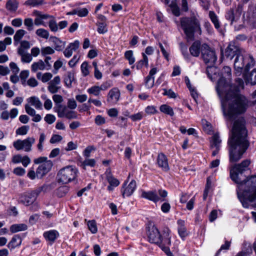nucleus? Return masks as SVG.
<instances>
[{
  "mask_svg": "<svg viewBox=\"0 0 256 256\" xmlns=\"http://www.w3.org/2000/svg\"><path fill=\"white\" fill-rule=\"evenodd\" d=\"M232 86L222 76L218 81L216 90L222 98V107L226 119L232 121L238 116L244 114L248 106V100L232 90Z\"/></svg>",
  "mask_w": 256,
  "mask_h": 256,
  "instance_id": "f257e3e1",
  "label": "nucleus"
},
{
  "mask_svg": "<svg viewBox=\"0 0 256 256\" xmlns=\"http://www.w3.org/2000/svg\"><path fill=\"white\" fill-rule=\"evenodd\" d=\"M250 164V160H245L240 164L231 166L230 169V178L238 184V197L245 208H248L249 203L256 200V175L251 176L242 180L239 178L238 174L248 170Z\"/></svg>",
  "mask_w": 256,
  "mask_h": 256,
  "instance_id": "f03ea898",
  "label": "nucleus"
},
{
  "mask_svg": "<svg viewBox=\"0 0 256 256\" xmlns=\"http://www.w3.org/2000/svg\"><path fill=\"white\" fill-rule=\"evenodd\" d=\"M230 162H236L242 157L250 146L248 130L243 117L236 120L229 134L228 140Z\"/></svg>",
  "mask_w": 256,
  "mask_h": 256,
  "instance_id": "7ed1b4c3",
  "label": "nucleus"
},
{
  "mask_svg": "<svg viewBox=\"0 0 256 256\" xmlns=\"http://www.w3.org/2000/svg\"><path fill=\"white\" fill-rule=\"evenodd\" d=\"M170 230L168 228H164L160 234L158 228L153 226L150 228L148 232V241L158 246L168 256H171L172 253L169 248L171 245Z\"/></svg>",
  "mask_w": 256,
  "mask_h": 256,
  "instance_id": "20e7f679",
  "label": "nucleus"
},
{
  "mask_svg": "<svg viewBox=\"0 0 256 256\" xmlns=\"http://www.w3.org/2000/svg\"><path fill=\"white\" fill-rule=\"evenodd\" d=\"M180 22L188 42L194 40V34H202L200 23L196 16L182 17L180 18Z\"/></svg>",
  "mask_w": 256,
  "mask_h": 256,
  "instance_id": "39448f33",
  "label": "nucleus"
},
{
  "mask_svg": "<svg viewBox=\"0 0 256 256\" xmlns=\"http://www.w3.org/2000/svg\"><path fill=\"white\" fill-rule=\"evenodd\" d=\"M255 64V60L252 55H242L240 53L236 56L234 62V68L236 76L243 74L244 72H249Z\"/></svg>",
  "mask_w": 256,
  "mask_h": 256,
  "instance_id": "423d86ee",
  "label": "nucleus"
},
{
  "mask_svg": "<svg viewBox=\"0 0 256 256\" xmlns=\"http://www.w3.org/2000/svg\"><path fill=\"white\" fill-rule=\"evenodd\" d=\"M77 172V169L72 166L64 168L58 174V181L62 184H68L76 178Z\"/></svg>",
  "mask_w": 256,
  "mask_h": 256,
  "instance_id": "0eeeda50",
  "label": "nucleus"
},
{
  "mask_svg": "<svg viewBox=\"0 0 256 256\" xmlns=\"http://www.w3.org/2000/svg\"><path fill=\"white\" fill-rule=\"evenodd\" d=\"M46 188V186L44 185L34 190L24 192L20 196V201L26 206H30L35 202L40 193L42 191H45Z\"/></svg>",
  "mask_w": 256,
  "mask_h": 256,
  "instance_id": "6e6552de",
  "label": "nucleus"
},
{
  "mask_svg": "<svg viewBox=\"0 0 256 256\" xmlns=\"http://www.w3.org/2000/svg\"><path fill=\"white\" fill-rule=\"evenodd\" d=\"M202 57L208 67L212 66L217 60L215 51L212 50L208 44H204L202 46Z\"/></svg>",
  "mask_w": 256,
  "mask_h": 256,
  "instance_id": "1a4fd4ad",
  "label": "nucleus"
},
{
  "mask_svg": "<svg viewBox=\"0 0 256 256\" xmlns=\"http://www.w3.org/2000/svg\"><path fill=\"white\" fill-rule=\"evenodd\" d=\"M35 142V138L33 137H28L24 140H18L14 142L13 146L18 150L24 149L25 152H30L32 150V145Z\"/></svg>",
  "mask_w": 256,
  "mask_h": 256,
  "instance_id": "9d476101",
  "label": "nucleus"
},
{
  "mask_svg": "<svg viewBox=\"0 0 256 256\" xmlns=\"http://www.w3.org/2000/svg\"><path fill=\"white\" fill-rule=\"evenodd\" d=\"M240 53V47L236 45L235 42H232L226 48L224 54L227 58L231 60Z\"/></svg>",
  "mask_w": 256,
  "mask_h": 256,
  "instance_id": "9b49d317",
  "label": "nucleus"
},
{
  "mask_svg": "<svg viewBox=\"0 0 256 256\" xmlns=\"http://www.w3.org/2000/svg\"><path fill=\"white\" fill-rule=\"evenodd\" d=\"M53 164L50 160L46 161L40 165L36 171V174L38 178H42L51 170Z\"/></svg>",
  "mask_w": 256,
  "mask_h": 256,
  "instance_id": "f8f14e48",
  "label": "nucleus"
},
{
  "mask_svg": "<svg viewBox=\"0 0 256 256\" xmlns=\"http://www.w3.org/2000/svg\"><path fill=\"white\" fill-rule=\"evenodd\" d=\"M126 186V183L125 182L121 189L123 198L126 196H130L134 193L136 187V182L134 180H132L128 186Z\"/></svg>",
  "mask_w": 256,
  "mask_h": 256,
  "instance_id": "ddd939ff",
  "label": "nucleus"
},
{
  "mask_svg": "<svg viewBox=\"0 0 256 256\" xmlns=\"http://www.w3.org/2000/svg\"><path fill=\"white\" fill-rule=\"evenodd\" d=\"M156 162L158 167L160 168L164 172H168L170 170L168 160L166 156L164 153H160L158 155Z\"/></svg>",
  "mask_w": 256,
  "mask_h": 256,
  "instance_id": "4468645a",
  "label": "nucleus"
},
{
  "mask_svg": "<svg viewBox=\"0 0 256 256\" xmlns=\"http://www.w3.org/2000/svg\"><path fill=\"white\" fill-rule=\"evenodd\" d=\"M242 77L246 84H249L252 86L256 84V68L253 69L250 72H244Z\"/></svg>",
  "mask_w": 256,
  "mask_h": 256,
  "instance_id": "2eb2a0df",
  "label": "nucleus"
},
{
  "mask_svg": "<svg viewBox=\"0 0 256 256\" xmlns=\"http://www.w3.org/2000/svg\"><path fill=\"white\" fill-rule=\"evenodd\" d=\"M158 70L156 68H152L148 74V75L146 78L145 85L148 88H152L154 85V75L157 72Z\"/></svg>",
  "mask_w": 256,
  "mask_h": 256,
  "instance_id": "dca6fc26",
  "label": "nucleus"
},
{
  "mask_svg": "<svg viewBox=\"0 0 256 256\" xmlns=\"http://www.w3.org/2000/svg\"><path fill=\"white\" fill-rule=\"evenodd\" d=\"M80 42L76 40L74 42L70 43L66 48L64 50V54L66 58L70 57L73 51H76L79 48Z\"/></svg>",
  "mask_w": 256,
  "mask_h": 256,
  "instance_id": "f3484780",
  "label": "nucleus"
},
{
  "mask_svg": "<svg viewBox=\"0 0 256 256\" xmlns=\"http://www.w3.org/2000/svg\"><path fill=\"white\" fill-rule=\"evenodd\" d=\"M60 236L59 232L54 230L45 232L44 236L47 241H49L51 244L54 243Z\"/></svg>",
  "mask_w": 256,
  "mask_h": 256,
  "instance_id": "a211bd4d",
  "label": "nucleus"
},
{
  "mask_svg": "<svg viewBox=\"0 0 256 256\" xmlns=\"http://www.w3.org/2000/svg\"><path fill=\"white\" fill-rule=\"evenodd\" d=\"M142 196L150 200H152L154 202H157L160 200V198L158 196L156 190L148 192L144 191L142 192Z\"/></svg>",
  "mask_w": 256,
  "mask_h": 256,
  "instance_id": "6ab92c4d",
  "label": "nucleus"
},
{
  "mask_svg": "<svg viewBox=\"0 0 256 256\" xmlns=\"http://www.w3.org/2000/svg\"><path fill=\"white\" fill-rule=\"evenodd\" d=\"M202 46L199 40H196L194 42L189 48L191 55L195 57L198 56L200 52H201Z\"/></svg>",
  "mask_w": 256,
  "mask_h": 256,
  "instance_id": "aec40b11",
  "label": "nucleus"
},
{
  "mask_svg": "<svg viewBox=\"0 0 256 256\" xmlns=\"http://www.w3.org/2000/svg\"><path fill=\"white\" fill-rule=\"evenodd\" d=\"M209 18L214 24V28L219 32H222L220 28V24L218 16L214 11H210L208 12Z\"/></svg>",
  "mask_w": 256,
  "mask_h": 256,
  "instance_id": "412c9836",
  "label": "nucleus"
},
{
  "mask_svg": "<svg viewBox=\"0 0 256 256\" xmlns=\"http://www.w3.org/2000/svg\"><path fill=\"white\" fill-rule=\"evenodd\" d=\"M178 233L180 237L184 239L188 236V232L186 230V228L184 226V221L182 220H178Z\"/></svg>",
  "mask_w": 256,
  "mask_h": 256,
  "instance_id": "4be33fe9",
  "label": "nucleus"
},
{
  "mask_svg": "<svg viewBox=\"0 0 256 256\" xmlns=\"http://www.w3.org/2000/svg\"><path fill=\"white\" fill-rule=\"evenodd\" d=\"M120 96L119 90L116 88L110 90L108 94V101L117 102Z\"/></svg>",
  "mask_w": 256,
  "mask_h": 256,
  "instance_id": "5701e85b",
  "label": "nucleus"
},
{
  "mask_svg": "<svg viewBox=\"0 0 256 256\" xmlns=\"http://www.w3.org/2000/svg\"><path fill=\"white\" fill-rule=\"evenodd\" d=\"M50 40L53 42L54 46V49L56 50L61 51L64 48L66 44L64 42L61 40L56 36H51L50 38Z\"/></svg>",
  "mask_w": 256,
  "mask_h": 256,
  "instance_id": "b1692460",
  "label": "nucleus"
},
{
  "mask_svg": "<svg viewBox=\"0 0 256 256\" xmlns=\"http://www.w3.org/2000/svg\"><path fill=\"white\" fill-rule=\"evenodd\" d=\"M22 242V239L20 236L16 234L14 235L12 238L10 242L8 244V247L12 250L20 245Z\"/></svg>",
  "mask_w": 256,
  "mask_h": 256,
  "instance_id": "393cba45",
  "label": "nucleus"
},
{
  "mask_svg": "<svg viewBox=\"0 0 256 256\" xmlns=\"http://www.w3.org/2000/svg\"><path fill=\"white\" fill-rule=\"evenodd\" d=\"M176 0H164V4H169V6L172 9L173 14L178 16L180 15V11L179 8L176 6Z\"/></svg>",
  "mask_w": 256,
  "mask_h": 256,
  "instance_id": "a878e982",
  "label": "nucleus"
},
{
  "mask_svg": "<svg viewBox=\"0 0 256 256\" xmlns=\"http://www.w3.org/2000/svg\"><path fill=\"white\" fill-rule=\"evenodd\" d=\"M18 6V2L16 0H8L6 4V8L10 12H15Z\"/></svg>",
  "mask_w": 256,
  "mask_h": 256,
  "instance_id": "bb28decb",
  "label": "nucleus"
},
{
  "mask_svg": "<svg viewBox=\"0 0 256 256\" xmlns=\"http://www.w3.org/2000/svg\"><path fill=\"white\" fill-rule=\"evenodd\" d=\"M28 226L26 224H19L12 225L10 229L12 233H16L18 232L26 230Z\"/></svg>",
  "mask_w": 256,
  "mask_h": 256,
  "instance_id": "cd10ccee",
  "label": "nucleus"
},
{
  "mask_svg": "<svg viewBox=\"0 0 256 256\" xmlns=\"http://www.w3.org/2000/svg\"><path fill=\"white\" fill-rule=\"evenodd\" d=\"M28 101L31 105L34 106L36 108L42 110V103L39 98L36 96H32L28 99Z\"/></svg>",
  "mask_w": 256,
  "mask_h": 256,
  "instance_id": "c85d7f7f",
  "label": "nucleus"
},
{
  "mask_svg": "<svg viewBox=\"0 0 256 256\" xmlns=\"http://www.w3.org/2000/svg\"><path fill=\"white\" fill-rule=\"evenodd\" d=\"M46 69L44 62L41 60L37 62H34L31 66V70L33 72H36L38 70H44Z\"/></svg>",
  "mask_w": 256,
  "mask_h": 256,
  "instance_id": "c756f323",
  "label": "nucleus"
},
{
  "mask_svg": "<svg viewBox=\"0 0 256 256\" xmlns=\"http://www.w3.org/2000/svg\"><path fill=\"white\" fill-rule=\"evenodd\" d=\"M74 80V73L72 72H68L64 76V82L66 86L70 88L72 86V82Z\"/></svg>",
  "mask_w": 256,
  "mask_h": 256,
  "instance_id": "7c9ffc66",
  "label": "nucleus"
},
{
  "mask_svg": "<svg viewBox=\"0 0 256 256\" xmlns=\"http://www.w3.org/2000/svg\"><path fill=\"white\" fill-rule=\"evenodd\" d=\"M160 110L164 114L171 116H174V114L172 108L168 104H164L161 105L160 107Z\"/></svg>",
  "mask_w": 256,
  "mask_h": 256,
  "instance_id": "2f4dec72",
  "label": "nucleus"
},
{
  "mask_svg": "<svg viewBox=\"0 0 256 256\" xmlns=\"http://www.w3.org/2000/svg\"><path fill=\"white\" fill-rule=\"evenodd\" d=\"M106 178L110 184L113 186H117L120 184V182L118 180L114 178L110 172H106Z\"/></svg>",
  "mask_w": 256,
  "mask_h": 256,
  "instance_id": "473e14b6",
  "label": "nucleus"
},
{
  "mask_svg": "<svg viewBox=\"0 0 256 256\" xmlns=\"http://www.w3.org/2000/svg\"><path fill=\"white\" fill-rule=\"evenodd\" d=\"M222 140L220 139V136L218 134H215L212 138V140L210 142L211 147L212 148H220V144Z\"/></svg>",
  "mask_w": 256,
  "mask_h": 256,
  "instance_id": "72a5a7b5",
  "label": "nucleus"
},
{
  "mask_svg": "<svg viewBox=\"0 0 256 256\" xmlns=\"http://www.w3.org/2000/svg\"><path fill=\"white\" fill-rule=\"evenodd\" d=\"M104 88H103V86H94L87 90V92L90 94H93L94 96H98L101 90H104Z\"/></svg>",
  "mask_w": 256,
  "mask_h": 256,
  "instance_id": "f704fd0d",
  "label": "nucleus"
},
{
  "mask_svg": "<svg viewBox=\"0 0 256 256\" xmlns=\"http://www.w3.org/2000/svg\"><path fill=\"white\" fill-rule=\"evenodd\" d=\"M26 34V32L22 29L18 30L16 32L14 36V44L15 46L18 44Z\"/></svg>",
  "mask_w": 256,
  "mask_h": 256,
  "instance_id": "c9c22d12",
  "label": "nucleus"
},
{
  "mask_svg": "<svg viewBox=\"0 0 256 256\" xmlns=\"http://www.w3.org/2000/svg\"><path fill=\"white\" fill-rule=\"evenodd\" d=\"M18 54L21 56V61L24 63H29L32 60L31 54L26 52H22L20 50L18 52Z\"/></svg>",
  "mask_w": 256,
  "mask_h": 256,
  "instance_id": "e433bc0d",
  "label": "nucleus"
},
{
  "mask_svg": "<svg viewBox=\"0 0 256 256\" xmlns=\"http://www.w3.org/2000/svg\"><path fill=\"white\" fill-rule=\"evenodd\" d=\"M48 25L50 30L52 32H58V23L54 16L49 20Z\"/></svg>",
  "mask_w": 256,
  "mask_h": 256,
  "instance_id": "4c0bfd02",
  "label": "nucleus"
},
{
  "mask_svg": "<svg viewBox=\"0 0 256 256\" xmlns=\"http://www.w3.org/2000/svg\"><path fill=\"white\" fill-rule=\"evenodd\" d=\"M143 58L142 60H140L137 64H136V68L138 70H140L144 66H148V58L146 56V54L144 53L142 54Z\"/></svg>",
  "mask_w": 256,
  "mask_h": 256,
  "instance_id": "58836bf2",
  "label": "nucleus"
},
{
  "mask_svg": "<svg viewBox=\"0 0 256 256\" xmlns=\"http://www.w3.org/2000/svg\"><path fill=\"white\" fill-rule=\"evenodd\" d=\"M98 26L97 31L100 34H104L108 32L107 24L104 22H98L97 23Z\"/></svg>",
  "mask_w": 256,
  "mask_h": 256,
  "instance_id": "ea45409f",
  "label": "nucleus"
},
{
  "mask_svg": "<svg viewBox=\"0 0 256 256\" xmlns=\"http://www.w3.org/2000/svg\"><path fill=\"white\" fill-rule=\"evenodd\" d=\"M36 34L40 37L48 39L49 37V32L44 28H38L36 30Z\"/></svg>",
  "mask_w": 256,
  "mask_h": 256,
  "instance_id": "a19ab883",
  "label": "nucleus"
},
{
  "mask_svg": "<svg viewBox=\"0 0 256 256\" xmlns=\"http://www.w3.org/2000/svg\"><path fill=\"white\" fill-rule=\"evenodd\" d=\"M30 47V44L27 40H22L20 42V45L18 48V52L22 50V52H26V50L29 49Z\"/></svg>",
  "mask_w": 256,
  "mask_h": 256,
  "instance_id": "79ce46f5",
  "label": "nucleus"
},
{
  "mask_svg": "<svg viewBox=\"0 0 256 256\" xmlns=\"http://www.w3.org/2000/svg\"><path fill=\"white\" fill-rule=\"evenodd\" d=\"M180 50H181L182 53V55L184 56V58L186 60H189L190 55L188 54V51H187V50H188L187 46L183 42L180 43Z\"/></svg>",
  "mask_w": 256,
  "mask_h": 256,
  "instance_id": "37998d69",
  "label": "nucleus"
},
{
  "mask_svg": "<svg viewBox=\"0 0 256 256\" xmlns=\"http://www.w3.org/2000/svg\"><path fill=\"white\" fill-rule=\"evenodd\" d=\"M124 56L128 60L130 64H132L134 62L135 59L133 56V52L132 50L126 51L124 53Z\"/></svg>",
  "mask_w": 256,
  "mask_h": 256,
  "instance_id": "c03bdc74",
  "label": "nucleus"
},
{
  "mask_svg": "<svg viewBox=\"0 0 256 256\" xmlns=\"http://www.w3.org/2000/svg\"><path fill=\"white\" fill-rule=\"evenodd\" d=\"M58 108L56 112H58V116L59 118L64 117L68 111V110L66 106H62V105H60Z\"/></svg>",
  "mask_w": 256,
  "mask_h": 256,
  "instance_id": "a18cd8bd",
  "label": "nucleus"
},
{
  "mask_svg": "<svg viewBox=\"0 0 256 256\" xmlns=\"http://www.w3.org/2000/svg\"><path fill=\"white\" fill-rule=\"evenodd\" d=\"M89 230L92 233L96 234L98 231L96 222L94 220H90L88 222Z\"/></svg>",
  "mask_w": 256,
  "mask_h": 256,
  "instance_id": "49530a36",
  "label": "nucleus"
},
{
  "mask_svg": "<svg viewBox=\"0 0 256 256\" xmlns=\"http://www.w3.org/2000/svg\"><path fill=\"white\" fill-rule=\"evenodd\" d=\"M24 24L28 31H32L34 30V22L32 18H25L24 20Z\"/></svg>",
  "mask_w": 256,
  "mask_h": 256,
  "instance_id": "de8ad7c7",
  "label": "nucleus"
},
{
  "mask_svg": "<svg viewBox=\"0 0 256 256\" xmlns=\"http://www.w3.org/2000/svg\"><path fill=\"white\" fill-rule=\"evenodd\" d=\"M225 17L227 20L230 21L231 24H232L234 21L235 18L234 10L232 8H230V10H228L226 12Z\"/></svg>",
  "mask_w": 256,
  "mask_h": 256,
  "instance_id": "09e8293b",
  "label": "nucleus"
},
{
  "mask_svg": "<svg viewBox=\"0 0 256 256\" xmlns=\"http://www.w3.org/2000/svg\"><path fill=\"white\" fill-rule=\"evenodd\" d=\"M80 68L84 76H86L89 74L88 64L86 62H84L82 64Z\"/></svg>",
  "mask_w": 256,
  "mask_h": 256,
  "instance_id": "8fccbe9b",
  "label": "nucleus"
},
{
  "mask_svg": "<svg viewBox=\"0 0 256 256\" xmlns=\"http://www.w3.org/2000/svg\"><path fill=\"white\" fill-rule=\"evenodd\" d=\"M29 130V126H23L16 130V134L19 135H25Z\"/></svg>",
  "mask_w": 256,
  "mask_h": 256,
  "instance_id": "3c124183",
  "label": "nucleus"
},
{
  "mask_svg": "<svg viewBox=\"0 0 256 256\" xmlns=\"http://www.w3.org/2000/svg\"><path fill=\"white\" fill-rule=\"evenodd\" d=\"M42 54L46 56V54H52L54 52V50L50 46L42 48L41 50Z\"/></svg>",
  "mask_w": 256,
  "mask_h": 256,
  "instance_id": "603ef678",
  "label": "nucleus"
},
{
  "mask_svg": "<svg viewBox=\"0 0 256 256\" xmlns=\"http://www.w3.org/2000/svg\"><path fill=\"white\" fill-rule=\"evenodd\" d=\"M45 139H46V136H45L44 134V133L40 134V136L38 144V146H37L38 148L40 151H42L43 149L42 144L44 142Z\"/></svg>",
  "mask_w": 256,
  "mask_h": 256,
  "instance_id": "864d4df0",
  "label": "nucleus"
},
{
  "mask_svg": "<svg viewBox=\"0 0 256 256\" xmlns=\"http://www.w3.org/2000/svg\"><path fill=\"white\" fill-rule=\"evenodd\" d=\"M64 117L69 120L76 119L78 118V114L76 112L68 110Z\"/></svg>",
  "mask_w": 256,
  "mask_h": 256,
  "instance_id": "5fc2aeb1",
  "label": "nucleus"
},
{
  "mask_svg": "<svg viewBox=\"0 0 256 256\" xmlns=\"http://www.w3.org/2000/svg\"><path fill=\"white\" fill-rule=\"evenodd\" d=\"M60 88V86H57L48 83V91L52 94L56 93Z\"/></svg>",
  "mask_w": 256,
  "mask_h": 256,
  "instance_id": "6e6d98bb",
  "label": "nucleus"
},
{
  "mask_svg": "<svg viewBox=\"0 0 256 256\" xmlns=\"http://www.w3.org/2000/svg\"><path fill=\"white\" fill-rule=\"evenodd\" d=\"M146 112L148 114H153L158 112L156 107L154 106H148L145 110Z\"/></svg>",
  "mask_w": 256,
  "mask_h": 256,
  "instance_id": "4d7b16f0",
  "label": "nucleus"
},
{
  "mask_svg": "<svg viewBox=\"0 0 256 256\" xmlns=\"http://www.w3.org/2000/svg\"><path fill=\"white\" fill-rule=\"evenodd\" d=\"M44 120L48 124L54 123L56 120V117L52 114H47L44 118Z\"/></svg>",
  "mask_w": 256,
  "mask_h": 256,
  "instance_id": "13d9d810",
  "label": "nucleus"
},
{
  "mask_svg": "<svg viewBox=\"0 0 256 256\" xmlns=\"http://www.w3.org/2000/svg\"><path fill=\"white\" fill-rule=\"evenodd\" d=\"M62 139V137L58 134H53L50 139V144H55L60 142Z\"/></svg>",
  "mask_w": 256,
  "mask_h": 256,
  "instance_id": "bf43d9fd",
  "label": "nucleus"
},
{
  "mask_svg": "<svg viewBox=\"0 0 256 256\" xmlns=\"http://www.w3.org/2000/svg\"><path fill=\"white\" fill-rule=\"evenodd\" d=\"M44 4V0H41L39 2H38L36 0H27L25 2V4L28 6H36L39 4Z\"/></svg>",
  "mask_w": 256,
  "mask_h": 256,
  "instance_id": "052dcab7",
  "label": "nucleus"
},
{
  "mask_svg": "<svg viewBox=\"0 0 256 256\" xmlns=\"http://www.w3.org/2000/svg\"><path fill=\"white\" fill-rule=\"evenodd\" d=\"M13 172L17 176H22L24 174L26 170L22 168L17 167L14 170Z\"/></svg>",
  "mask_w": 256,
  "mask_h": 256,
  "instance_id": "680f3d73",
  "label": "nucleus"
},
{
  "mask_svg": "<svg viewBox=\"0 0 256 256\" xmlns=\"http://www.w3.org/2000/svg\"><path fill=\"white\" fill-rule=\"evenodd\" d=\"M142 112H139L136 114L131 115L129 118L134 122L140 120L142 118Z\"/></svg>",
  "mask_w": 256,
  "mask_h": 256,
  "instance_id": "e2e57ef3",
  "label": "nucleus"
},
{
  "mask_svg": "<svg viewBox=\"0 0 256 256\" xmlns=\"http://www.w3.org/2000/svg\"><path fill=\"white\" fill-rule=\"evenodd\" d=\"M10 67L14 74H17L19 71L20 69L18 66L17 64L14 62H11L10 64Z\"/></svg>",
  "mask_w": 256,
  "mask_h": 256,
  "instance_id": "0e129e2a",
  "label": "nucleus"
},
{
  "mask_svg": "<svg viewBox=\"0 0 256 256\" xmlns=\"http://www.w3.org/2000/svg\"><path fill=\"white\" fill-rule=\"evenodd\" d=\"M78 16L80 17L86 16L88 11L86 8H78Z\"/></svg>",
  "mask_w": 256,
  "mask_h": 256,
  "instance_id": "69168bd1",
  "label": "nucleus"
},
{
  "mask_svg": "<svg viewBox=\"0 0 256 256\" xmlns=\"http://www.w3.org/2000/svg\"><path fill=\"white\" fill-rule=\"evenodd\" d=\"M164 92L163 94L164 96H167L170 98H176V95L171 89L166 90L164 89Z\"/></svg>",
  "mask_w": 256,
  "mask_h": 256,
  "instance_id": "338daca9",
  "label": "nucleus"
},
{
  "mask_svg": "<svg viewBox=\"0 0 256 256\" xmlns=\"http://www.w3.org/2000/svg\"><path fill=\"white\" fill-rule=\"evenodd\" d=\"M52 77V74L50 72L44 74L41 78V80L43 82H46L49 81Z\"/></svg>",
  "mask_w": 256,
  "mask_h": 256,
  "instance_id": "774afa93",
  "label": "nucleus"
}]
</instances>
